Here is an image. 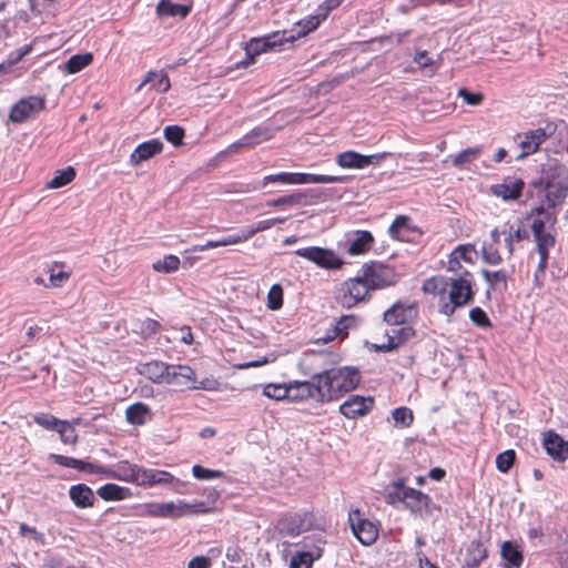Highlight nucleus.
<instances>
[{
	"label": "nucleus",
	"mask_w": 568,
	"mask_h": 568,
	"mask_svg": "<svg viewBox=\"0 0 568 568\" xmlns=\"http://www.w3.org/2000/svg\"><path fill=\"white\" fill-rule=\"evenodd\" d=\"M314 381L317 382L320 402H329L355 389L361 382V374L353 367L332 368L315 375Z\"/></svg>",
	"instance_id": "1"
},
{
	"label": "nucleus",
	"mask_w": 568,
	"mask_h": 568,
	"mask_svg": "<svg viewBox=\"0 0 568 568\" xmlns=\"http://www.w3.org/2000/svg\"><path fill=\"white\" fill-rule=\"evenodd\" d=\"M475 297L474 275L464 273L448 278V303L446 304V316H452L456 310L469 305Z\"/></svg>",
	"instance_id": "2"
},
{
	"label": "nucleus",
	"mask_w": 568,
	"mask_h": 568,
	"mask_svg": "<svg viewBox=\"0 0 568 568\" xmlns=\"http://www.w3.org/2000/svg\"><path fill=\"white\" fill-rule=\"evenodd\" d=\"M219 498V491L211 489L207 494L209 504L199 500L186 503L181 499L176 501H164V518L176 519L185 516L212 513L214 510V504Z\"/></svg>",
	"instance_id": "3"
},
{
	"label": "nucleus",
	"mask_w": 568,
	"mask_h": 568,
	"mask_svg": "<svg viewBox=\"0 0 568 568\" xmlns=\"http://www.w3.org/2000/svg\"><path fill=\"white\" fill-rule=\"evenodd\" d=\"M348 526L354 537L363 546H372L379 535V523L368 518L359 508L348 511Z\"/></svg>",
	"instance_id": "4"
},
{
	"label": "nucleus",
	"mask_w": 568,
	"mask_h": 568,
	"mask_svg": "<svg viewBox=\"0 0 568 568\" xmlns=\"http://www.w3.org/2000/svg\"><path fill=\"white\" fill-rule=\"evenodd\" d=\"M371 290L362 275L344 281L336 292V301L345 308H352L363 302Z\"/></svg>",
	"instance_id": "5"
},
{
	"label": "nucleus",
	"mask_w": 568,
	"mask_h": 568,
	"mask_svg": "<svg viewBox=\"0 0 568 568\" xmlns=\"http://www.w3.org/2000/svg\"><path fill=\"white\" fill-rule=\"evenodd\" d=\"M295 254L328 271L341 270L345 264L344 260L331 248L308 246L296 250Z\"/></svg>",
	"instance_id": "6"
},
{
	"label": "nucleus",
	"mask_w": 568,
	"mask_h": 568,
	"mask_svg": "<svg viewBox=\"0 0 568 568\" xmlns=\"http://www.w3.org/2000/svg\"><path fill=\"white\" fill-rule=\"evenodd\" d=\"M343 178L334 175H322L311 173H297V172H282L277 174L266 175L263 179V185L270 183H282V184H308V183H337L342 182Z\"/></svg>",
	"instance_id": "7"
},
{
	"label": "nucleus",
	"mask_w": 568,
	"mask_h": 568,
	"mask_svg": "<svg viewBox=\"0 0 568 568\" xmlns=\"http://www.w3.org/2000/svg\"><path fill=\"white\" fill-rule=\"evenodd\" d=\"M285 43H288L286 31H275L261 38H252L246 43L245 53L250 58V62H255L257 55L280 51Z\"/></svg>",
	"instance_id": "8"
},
{
	"label": "nucleus",
	"mask_w": 568,
	"mask_h": 568,
	"mask_svg": "<svg viewBox=\"0 0 568 568\" xmlns=\"http://www.w3.org/2000/svg\"><path fill=\"white\" fill-rule=\"evenodd\" d=\"M359 274L371 291L384 288L396 283L394 270L382 263L372 262L364 264Z\"/></svg>",
	"instance_id": "9"
},
{
	"label": "nucleus",
	"mask_w": 568,
	"mask_h": 568,
	"mask_svg": "<svg viewBox=\"0 0 568 568\" xmlns=\"http://www.w3.org/2000/svg\"><path fill=\"white\" fill-rule=\"evenodd\" d=\"M477 258V250L474 244L466 243L456 246L447 260V272L454 275L470 273L464 264L474 265Z\"/></svg>",
	"instance_id": "10"
},
{
	"label": "nucleus",
	"mask_w": 568,
	"mask_h": 568,
	"mask_svg": "<svg viewBox=\"0 0 568 568\" xmlns=\"http://www.w3.org/2000/svg\"><path fill=\"white\" fill-rule=\"evenodd\" d=\"M313 524V517L310 513H290L282 516L276 529L282 536L296 537L308 530Z\"/></svg>",
	"instance_id": "11"
},
{
	"label": "nucleus",
	"mask_w": 568,
	"mask_h": 568,
	"mask_svg": "<svg viewBox=\"0 0 568 568\" xmlns=\"http://www.w3.org/2000/svg\"><path fill=\"white\" fill-rule=\"evenodd\" d=\"M45 108V101L38 95H30L18 101L10 110L9 119L13 123H23L34 118Z\"/></svg>",
	"instance_id": "12"
},
{
	"label": "nucleus",
	"mask_w": 568,
	"mask_h": 568,
	"mask_svg": "<svg viewBox=\"0 0 568 568\" xmlns=\"http://www.w3.org/2000/svg\"><path fill=\"white\" fill-rule=\"evenodd\" d=\"M405 497L404 506L414 515H418L420 517L433 516L435 511H439L440 509L439 506L433 503L432 498L427 494L415 488L406 489L404 498Z\"/></svg>",
	"instance_id": "13"
},
{
	"label": "nucleus",
	"mask_w": 568,
	"mask_h": 568,
	"mask_svg": "<svg viewBox=\"0 0 568 568\" xmlns=\"http://www.w3.org/2000/svg\"><path fill=\"white\" fill-rule=\"evenodd\" d=\"M422 291L436 301L439 313L446 315L448 303V278L442 275H434L423 282Z\"/></svg>",
	"instance_id": "14"
},
{
	"label": "nucleus",
	"mask_w": 568,
	"mask_h": 568,
	"mask_svg": "<svg viewBox=\"0 0 568 568\" xmlns=\"http://www.w3.org/2000/svg\"><path fill=\"white\" fill-rule=\"evenodd\" d=\"M414 333L410 326H394L386 331L381 343H375L372 347L377 352H392L408 342Z\"/></svg>",
	"instance_id": "15"
},
{
	"label": "nucleus",
	"mask_w": 568,
	"mask_h": 568,
	"mask_svg": "<svg viewBox=\"0 0 568 568\" xmlns=\"http://www.w3.org/2000/svg\"><path fill=\"white\" fill-rule=\"evenodd\" d=\"M138 464L129 460H120L112 467L95 464L93 474H101L105 478L116 479L132 484Z\"/></svg>",
	"instance_id": "16"
},
{
	"label": "nucleus",
	"mask_w": 568,
	"mask_h": 568,
	"mask_svg": "<svg viewBox=\"0 0 568 568\" xmlns=\"http://www.w3.org/2000/svg\"><path fill=\"white\" fill-rule=\"evenodd\" d=\"M524 187L525 182L521 179L509 176L501 183L491 185L489 192L504 201H516L521 196Z\"/></svg>",
	"instance_id": "17"
},
{
	"label": "nucleus",
	"mask_w": 568,
	"mask_h": 568,
	"mask_svg": "<svg viewBox=\"0 0 568 568\" xmlns=\"http://www.w3.org/2000/svg\"><path fill=\"white\" fill-rule=\"evenodd\" d=\"M383 155H363L354 151H346L336 156V163L344 169H364L371 164L378 163Z\"/></svg>",
	"instance_id": "18"
},
{
	"label": "nucleus",
	"mask_w": 568,
	"mask_h": 568,
	"mask_svg": "<svg viewBox=\"0 0 568 568\" xmlns=\"http://www.w3.org/2000/svg\"><path fill=\"white\" fill-rule=\"evenodd\" d=\"M547 133L545 129L538 128L517 135L518 144L521 149L520 159L534 154L546 141Z\"/></svg>",
	"instance_id": "19"
},
{
	"label": "nucleus",
	"mask_w": 568,
	"mask_h": 568,
	"mask_svg": "<svg viewBox=\"0 0 568 568\" xmlns=\"http://www.w3.org/2000/svg\"><path fill=\"white\" fill-rule=\"evenodd\" d=\"M373 405L372 397L352 396L341 405L339 412L347 418H356L368 414Z\"/></svg>",
	"instance_id": "20"
},
{
	"label": "nucleus",
	"mask_w": 568,
	"mask_h": 568,
	"mask_svg": "<svg viewBox=\"0 0 568 568\" xmlns=\"http://www.w3.org/2000/svg\"><path fill=\"white\" fill-rule=\"evenodd\" d=\"M163 143L158 139L139 144L130 155V163L133 166H139L142 162L150 160L154 155L161 153Z\"/></svg>",
	"instance_id": "21"
},
{
	"label": "nucleus",
	"mask_w": 568,
	"mask_h": 568,
	"mask_svg": "<svg viewBox=\"0 0 568 568\" xmlns=\"http://www.w3.org/2000/svg\"><path fill=\"white\" fill-rule=\"evenodd\" d=\"M414 305L396 303L384 313V321L393 326H399L416 316Z\"/></svg>",
	"instance_id": "22"
},
{
	"label": "nucleus",
	"mask_w": 568,
	"mask_h": 568,
	"mask_svg": "<svg viewBox=\"0 0 568 568\" xmlns=\"http://www.w3.org/2000/svg\"><path fill=\"white\" fill-rule=\"evenodd\" d=\"M288 400H305L308 398H313L320 402V394H317V382L312 381L308 382H295L293 384H288Z\"/></svg>",
	"instance_id": "23"
},
{
	"label": "nucleus",
	"mask_w": 568,
	"mask_h": 568,
	"mask_svg": "<svg viewBox=\"0 0 568 568\" xmlns=\"http://www.w3.org/2000/svg\"><path fill=\"white\" fill-rule=\"evenodd\" d=\"M324 20L317 13L311 14L295 23L294 28L286 31L288 43L301 39L315 31Z\"/></svg>",
	"instance_id": "24"
},
{
	"label": "nucleus",
	"mask_w": 568,
	"mask_h": 568,
	"mask_svg": "<svg viewBox=\"0 0 568 568\" xmlns=\"http://www.w3.org/2000/svg\"><path fill=\"white\" fill-rule=\"evenodd\" d=\"M375 240L369 231H355L351 237H348L347 253L349 255H362L371 251Z\"/></svg>",
	"instance_id": "25"
},
{
	"label": "nucleus",
	"mask_w": 568,
	"mask_h": 568,
	"mask_svg": "<svg viewBox=\"0 0 568 568\" xmlns=\"http://www.w3.org/2000/svg\"><path fill=\"white\" fill-rule=\"evenodd\" d=\"M544 446L548 455L558 462L568 459V442L554 432H548L544 438Z\"/></svg>",
	"instance_id": "26"
},
{
	"label": "nucleus",
	"mask_w": 568,
	"mask_h": 568,
	"mask_svg": "<svg viewBox=\"0 0 568 568\" xmlns=\"http://www.w3.org/2000/svg\"><path fill=\"white\" fill-rule=\"evenodd\" d=\"M166 384L180 385L190 388L195 383V372L187 365H169Z\"/></svg>",
	"instance_id": "27"
},
{
	"label": "nucleus",
	"mask_w": 568,
	"mask_h": 568,
	"mask_svg": "<svg viewBox=\"0 0 568 568\" xmlns=\"http://www.w3.org/2000/svg\"><path fill=\"white\" fill-rule=\"evenodd\" d=\"M500 235H503L501 227H496L490 232L491 241L484 243L481 247V258L486 264L499 265L503 262L501 254L497 247L500 243Z\"/></svg>",
	"instance_id": "28"
},
{
	"label": "nucleus",
	"mask_w": 568,
	"mask_h": 568,
	"mask_svg": "<svg viewBox=\"0 0 568 568\" xmlns=\"http://www.w3.org/2000/svg\"><path fill=\"white\" fill-rule=\"evenodd\" d=\"M97 494L105 501H121L133 495L131 488L116 484H105L98 488Z\"/></svg>",
	"instance_id": "29"
},
{
	"label": "nucleus",
	"mask_w": 568,
	"mask_h": 568,
	"mask_svg": "<svg viewBox=\"0 0 568 568\" xmlns=\"http://www.w3.org/2000/svg\"><path fill=\"white\" fill-rule=\"evenodd\" d=\"M501 558L505 564L503 568H520L524 556L520 547L513 541H505L500 550Z\"/></svg>",
	"instance_id": "30"
},
{
	"label": "nucleus",
	"mask_w": 568,
	"mask_h": 568,
	"mask_svg": "<svg viewBox=\"0 0 568 568\" xmlns=\"http://www.w3.org/2000/svg\"><path fill=\"white\" fill-rule=\"evenodd\" d=\"M251 237L247 235L246 229L241 234L229 235L216 241H207L205 244L194 245L191 251L202 252L210 248L220 246L235 245L248 241Z\"/></svg>",
	"instance_id": "31"
},
{
	"label": "nucleus",
	"mask_w": 568,
	"mask_h": 568,
	"mask_svg": "<svg viewBox=\"0 0 568 568\" xmlns=\"http://www.w3.org/2000/svg\"><path fill=\"white\" fill-rule=\"evenodd\" d=\"M71 500L80 508H87L93 506L94 495L92 489L84 485L79 484L70 488L69 491Z\"/></svg>",
	"instance_id": "32"
},
{
	"label": "nucleus",
	"mask_w": 568,
	"mask_h": 568,
	"mask_svg": "<svg viewBox=\"0 0 568 568\" xmlns=\"http://www.w3.org/2000/svg\"><path fill=\"white\" fill-rule=\"evenodd\" d=\"M415 226L410 225V219L406 215H398L395 217L388 229L389 235L394 240L406 241L410 232L416 231Z\"/></svg>",
	"instance_id": "33"
},
{
	"label": "nucleus",
	"mask_w": 568,
	"mask_h": 568,
	"mask_svg": "<svg viewBox=\"0 0 568 568\" xmlns=\"http://www.w3.org/2000/svg\"><path fill=\"white\" fill-rule=\"evenodd\" d=\"M531 230L535 235V240L537 243V251H547L554 247L556 240L555 236L550 233L545 232V223L541 220H535Z\"/></svg>",
	"instance_id": "34"
},
{
	"label": "nucleus",
	"mask_w": 568,
	"mask_h": 568,
	"mask_svg": "<svg viewBox=\"0 0 568 568\" xmlns=\"http://www.w3.org/2000/svg\"><path fill=\"white\" fill-rule=\"evenodd\" d=\"M151 410L143 403H135L126 408V422L134 426L143 425L151 420Z\"/></svg>",
	"instance_id": "35"
},
{
	"label": "nucleus",
	"mask_w": 568,
	"mask_h": 568,
	"mask_svg": "<svg viewBox=\"0 0 568 568\" xmlns=\"http://www.w3.org/2000/svg\"><path fill=\"white\" fill-rule=\"evenodd\" d=\"M272 138V133L268 129L256 128L250 133L245 134L237 143H234L232 148H251L267 141Z\"/></svg>",
	"instance_id": "36"
},
{
	"label": "nucleus",
	"mask_w": 568,
	"mask_h": 568,
	"mask_svg": "<svg viewBox=\"0 0 568 568\" xmlns=\"http://www.w3.org/2000/svg\"><path fill=\"white\" fill-rule=\"evenodd\" d=\"M19 536L27 539L29 542H32L37 547H43L48 544L47 536L43 531L26 523H21L19 525Z\"/></svg>",
	"instance_id": "37"
},
{
	"label": "nucleus",
	"mask_w": 568,
	"mask_h": 568,
	"mask_svg": "<svg viewBox=\"0 0 568 568\" xmlns=\"http://www.w3.org/2000/svg\"><path fill=\"white\" fill-rule=\"evenodd\" d=\"M92 61L93 54L91 52L74 54L64 63L62 70L69 74H74L89 67Z\"/></svg>",
	"instance_id": "38"
},
{
	"label": "nucleus",
	"mask_w": 568,
	"mask_h": 568,
	"mask_svg": "<svg viewBox=\"0 0 568 568\" xmlns=\"http://www.w3.org/2000/svg\"><path fill=\"white\" fill-rule=\"evenodd\" d=\"M49 458L51 460H53L54 463H57L58 465H61V466H64V467H71V468L79 469V470H82V471H87V473H90V474L94 473L95 464H92V463H87V462H83V460H80V459H75V458H72V457H67V456L58 455V454H51L49 456Z\"/></svg>",
	"instance_id": "39"
},
{
	"label": "nucleus",
	"mask_w": 568,
	"mask_h": 568,
	"mask_svg": "<svg viewBox=\"0 0 568 568\" xmlns=\"http://www.w3.org/2000/svg\"><path fill=\"white\" fill-rule=\"evenodd\" d=\"M64 264L54 262L49 267V286L53 288L62 287L71 277V273L63 270Z\"/></svg>",
	"instance_id": "40"
},
{
	"label": "nucleus",
	"mask_w": 568,
	"mask_h": 568,
	"mask_svg": "<svg viewBox=\"0 0 568 568\" xmlns=\"http://www.w3.org/2000/svg\"><path fill=\"white\" fill-rule=\"evenodd\" d=\"M169 365L161 362H151L144 365L143 373L154 383L166 384Z\"/></svg>",
	"instance_id": "41"
},
{
	"label": "nucleus",
	"mask_w": 568,
	"mask_h": 568,
	"mask_svg": "<svg viewBox=\"0 0 568 568\" xmlns=\"http://www.w3.org/2000/svg\"><path fill=\"white\" fill-rule=\"evenodd\" d=\"M75 170L68 166L55 172L54 176L47 183V189L55 190L70 184L75 179Z\"/></svg>",
	"instance_id": "42"
},
{
	"label": "nucleus",
	"mask_w": 568,
	"mask_h": 568,
	"mask_svg": "<svg viewBox=\"0 0 568 568\" xmlns=\"http://www.w3.org/2000/svg\"><path fill=\"white\" fill-rule=\"evenodd\" d=\"M191 8L189 6L172 3L168 0H162L156 6V12L159 16H180L185 18L190 13Z\"/></svg>",
	"instance_id": "43"
},
{
	"label": "nucleus",
	"mask_w": 568,
	"mask_h": 568,
	"mask_svg": "<svg viewBox=\"0 0 568 568\" xmlns=\"http://www.w3.org/2000/svg\"><path fill=\"white\" fill-rule=\"evenodd\" d=\"M501 233L505 236V243L508 248L509 255L514 254V244L515 242H520L526 237V233L520 227H514L509 223H505L501 226Z\"/></svg>",
	"instance_id": "44"
},
{
	"label": "nucleus",
	"mask_w": 568,
	"mask_h": 568,
	"mask_svg": "<svg viewBox=\"0 0 568 568\" xmlns=\"http://www.w3.org/2000/svg\"><path fill=\"white\" fill-rule=\"evenodd\" d=\"M181 261L179 256L174 254L165 255L162 260H159L152 264V268L158 273L170 274L179 271Z\"/></svg>",
	"instance_id": "45"
},
{
	"label": "nucleus",
	"mask_w": 568,
	"mask_h": 568,
	"mask_svg": "<svg viewBox=\"0 0 568 568\" xmlns=\"http://www.w3.org/2000/svg\"><path fill=\"white\" fill-rule=\"evenodd\" d=\"M481 275L491 290H497L500 284L503 285L504 288H506L507 286L508 275L504 270H483Z\"/></svg>",
	"instance_id": "46"
},
{
	"label": "nucleus",
	"mask_w": 568,
	"mask_h": 568,
	"mask_svg": "<svg viewBox=\"0 0 568 568\" xmlns=\"http://www.w3.org/2000/svg\"><path fill=\"white\" fill-rule=\"evenodd\" d=\"M306 194L304 192H296L290 195H284L266 202L267 206L281 207V206H297L304 202Z\"/></svg>",
	"instance_id": "47"
},
{
	"label": "nucleus",
	"mask_w": 568,
	"mask_h": 568,
	"mask_svg": "<svg viewBox=\"0 0 568 568\" xmlns=\"http://www.w3.org/2000/svg\"><path fill=\"white\" fill-rule=\"evenodd\" d=\"M321 552L313 554L311 551H301L292 556L290 568H312L316 558H320Z\"/></svg>",
	"instance_id": "48"
},
{
	"label": "nucleus",
	"mask_w": 568,
	"mask_h": 568,
	"mask_svg": "<svg viewBox=\"0 0 568 568\" xmlns=\"http://www.w3.org/2000/svg\"><path fill=\"white\" fill-rule=\"evenodd\" d=\"M149 82H153V88L159 92H166L171 88L169 75L163 72H149L142 85Z\"/></svg>",
	"instance_id": "49"
},
{
	"label": "nucleus",
	"mask_w": 568,
	"mask_h": 568,
	"mask_svg": "<svg viewBox=\"0 0 568 568\" xmlns=\"http://www.w3.org/2000/svg\"><path fill=\"white\" fill-rule=\"evenodd\" d=\"M357 317L355 315H344L342 316L334 326V337L344 338L348 334V329L356 326ZM328 339H332L329 337Z\"/></svg>",
	"instance_id": "50"
},
{
	"label": "nucleus",
	"mask_w": 568,
	"mask_h": 568,
	"mask_svg": "<svg viewBox=\"0 0 568 568\" xmlns=\"http://www.w3.org/2000/svg\"><path fill=\"white\" fill-rule=\"evenodd\" d=\"M480 154H481L480 146H474V148L466 149L454 156L453 164L456 168H463L464 165L476 160Z\"/></svg>",
	"instance_id": "51"
},
{
	"label": "nucleus",
	"mask_w": 568,
	"mask_h": 568,
	"mask_svg": "<svg viewBox=\"0 0 568 568\" xmlns=\"http://www.w3.org/2000/svg\"><path fill=\"white\" fill-rule=\"evenodd\" d=\"M164 501H151L140 506V515L144 517L164 518Z\"/></svg>",
	"instance_id": "52"
},
{
	"label": "nucleus",
	"mask_w": 568,
	"mask_h": 568,
	"mask_svg": "<svg viewBox=\"0 0 568 568\" xmlns=\"http://www.w3.org/2000/svg\"><path fill=\"white\" fill-rule=\"evenodd\" d=\"M516 460V453L513 449L505 450L497 455L496 467L500 473H508Z\"/></svg>",
	"instance_id": "53"
},
{
	"label": "nucleus",
	"mask_w": 568,
	"mask_h": 568,
	"mask_svg": "<svg viewBox=\"0 0 568 568\" xmlns=\"http://www.w3.org/2000/svg\"><path fill=\"white\" fill-rule=\"evenodd\" d=\"M287 392L288 385L286 384H267L263 389L265 396L276 400L288 399Z\"/></svg>",
	"instance_id": "54"
},
{
	"label": "nucleus",
	"mask_w": 568,
	"mask_h": 568,
	"mask_svg": "<svg viewBox=\"0 0 568 568\" xmlns=\"http://www.w3.org/2000/svg\"><path fill=\"white\" fill-rule=\"evenodd\" d=\"M285 221H286L285 217H274V219L260 221V222L255 223L254 225L246 227L247 235H250V237L252 239L255 234H257L260 232H264L266 230H270L274 225H276L278 223H284Z\"/></svg>",
	"instance_id": "55"
},
{
	"label": "nucleus",
	"mask_w": 568,
	"mask_h": 568,
	"mask_svg": "<svg viewBox=\"0 0 568 568\" xmlns=\"http://www.w3.org/2000/svg\"><path fill=\"white\" fill-rule=\"evenodd\" d=\"M467 551L470 556L468 564L473 566L480 564L487 557V551L480 541H471Z\"/></svg>",
	"instance_id": "56"
},
{
	"label": "nucleus",
	"mask_w": 568,
	"mask_h": 568,
	"mask_svg": "<svg viewBox=\"0 0 568 568\" xmlns=\"http://www.w3.org/2000/svg\"><path fill=\"white\" fill-rule=\"evenodd\" d=\"M161 329V324L153 318H145L138 324L136 332L143 336V338H149L155 335Z\"/></svg>",
	"instance_id": "57"
},
{
	"label": "nucleus",
	"mask_w": 568,
	"mask_h": 568,
	"mask_svg": "<svg viewBox=\"0 0 568 568\" xmlns=\"http://www.w3.org/2000/svg\"><path fill=\"white\" fill-rule=\"evenodd\" d=\"M283 306V288L280 284H274L267 294V307L272 311L280 310Z\"/></svg>",
	"instance_id": "58"
},
{
	"label": "nucleus",
	"mask_w": 568,
	"mask_h": 568,
	"mask_svg": "<svg viewBox=\"0 0 568 568\" xmlns=\"http://www.w3.org/2000/svg\"><path fill=\"white\" fill-rule=\"evenodd\" d=\"M150 476V488L158 485H170L175 480V477L166 470L151 468Z\"/></svg>",
	"instance_id": "59"
},
{
	"label": "nucleus",
	"mask_w": 568,
	"mask_h": 568,
	"mask_svg": "<svg viewBox=\"0 0 568 568\" xmlns=\"http://www.w3.org/2000/svg\"><path fill=\"white\" fill-rule=\"evenodd\" d=\"M193 476L199 480H209L215 478H223L224 473L221 470L209 469L201 465H194L192 468Z\"/></svg>",
	"instance_id": "60"
},
{
	"label": "nucleus",
	"mask_w": 568,
	"mask_h": 568,
	"mask_svg": "<svg viewBox=\"0 0 568 568\" xmlns=\"http://www.w3.org/2000/svg\"><path fill=\"white\" fill-rule=\"evenodd\" d=\"M392 416L396 425L409 426L414 420L412 409L405 406L394 409Z\"/></svg>",
	"instance_id": "61"
},
{
	"label": "nucleus",
	"mask_w": 568,
	"mask_h": 568,
	"mask_svg": "<svg viewBox=\"0 0 568 568\" xmlns=\"http://www.w3.org/2000/svg\"><path fill=\"white\" fill-rule=\"evenodd\" d=\"M164 138L175 146L183 144L184 130L179 125H169L164 129Z\"/></svg>",
	"instance_id": "62"
},
{
	"label": "nucleus",
	"mask_w": 568,
	"mask_h": 568,
	"mask_svg": "<svg viewBox=\"0 0 568 568\" xmlns=\"http://www.w3.org/2000/svg\"><path fill=\"white\" fill-rule=\"evenodd\" d=\"M469 317H470L471 322L479 327H484V328L491 327V322H490L489 317L487 316L486 312L480 307L471 308L469 312Z\"/></svg>",
	"instance_id": "63"
},
{
	"label": "nucleus",
	"mask_w": 568,
	"mask_h": 568,
	"mask_svg": "<svg viewBox=\"0 0 568 568\" xmlns=\"http://www.w3.org/2000/svg\"><path fill=\"white\" fill-rule=\"evenodd\" d=\"M150 470L151 468L138 464L132 484L139 487L150 488Z\"/></svg>",
	"instance_id": "64"
}]
</instances>
